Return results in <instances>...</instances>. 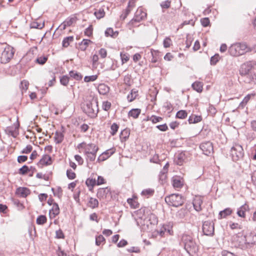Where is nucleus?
<instances>
[{
	"label": "nucleus",
	"mask_w": 256,
	"mask_h": 256,
	"mask_svg": "<svg viewBox=\"0 0 256 256\" xmlns=\"http://www.w3.org/2000/svg\"><path fill=\"white\" fill-rule=\"evenodd\" d=\"M48 60V55L42 54L39 55L36 58H34V62L38 64L44 65L46 63Z\"/></svg>",
	"instance_id": "26"
},
{
	"label": "nucleus",
	"mask_w": 256,
	"mask_h": 256,
	"mask_svg": "<svg viewBox=\"0 0 256 256\" xmlns=\"http://www.w3.org/2000/svg\"><path fill=\"white\" fill-rule=\"evenodd\" d=\"M256 63L254 61H248L242 64L240 69V74L241 76L248 74L254 68Z\"/></svg>",
	"instance_id": "10"
},
{
	"label": "nucleus",
	"mask_w": 256,
	"mask_h": 256,
	"mask_svg": "<svg viewBox=\"0 0 256 256\" xmlns=\"http://www.w3.org/2000/svg\"><path fill=\"white\" fill-rule=\"evenodd\" d=\"M256 245V234L250 232L246 234L244 236V242L242 246L246 248H250Z\"/></svg>",
	"instance_id": "6"
},
{
	"label": "nucleus",
	"mask_w": 256,
	"mask_h": 256,
	"mask_svg": "<svg viewBox=\"0 0 256 256\" xmlns=\"http://www.w3.org/2000/svg\"><path fill=\"white\" fill-rule=\"evenodd\" d=\"M172 186L174 188H180L182 186V181L178 178H174L172 180Z\"/></svg>",
	"instance_id": "44"
},
{
	"label": "nucleus",
	"mask_w": 256,
	"mask_h": 256,
	"mask_svg": "<svg viewBox=\"0 0 256 256\" xmlns=\"http://www.w3.org/2000/svg\"><path fill=\"white\" fill-rule=\"evenodd\" d=\"M140 22V20L139 18L134 16V18L128 24L130 28L131 29L132 28L138 26V24Z\"/></svg>",
	"instance_id": "35"
},
{
	"label": "nucleus",
	"mask_w": 256,
	"mask_h": 256,
	"mask_svg": "<svg viewBox=\"0 0 256 256\" xmlns=\"http://www.w3.org/2000/svg\"><path fill=\"white\" fill-rule=\"evenodd\" d=\"M130 130L128 128H125L122 130L120 134V138L122 142H126L129 138Z\"/></svg>",
	"instance_id": "22"
},
{
	"label": "nucleus",
	"mask_w": 256,
	"mask_h": 256,
	"mask_svg": "<svg viewBox=\"0 0 256 256\" xmlns=\"http://www.w3.org/2000/svg\"><path fill=\"white\" fill-rule=\"evenodd\" d=\"M154 190L152 188L145 189L142 192L141 194L146 198H148L154 194Z\"/></svg>",
	"instance_id": "39"
},
{
	"label": "nucleus",
	"mask_w": 256,
	"mask_h": 256,
	"mask_svg": "<svg viewBox=\"0 0 256 256\" xmlns=\"http://www.w3.org/2000/svg\"><path fill=\"white\" fill-rule=\"evenodd\" d=\"M172 227V224L170 222L164 224L158 232L161 236H164L166 233L168 235H172L174 234Z\"/></svg>",
	"instance_id": "13"
},
{
	"label": "nucleus",
	"mask_w": 256,
	"mask_h": 256,
	"mask_svg": "<svg viewBox=\"0 0 256 256\" xmlns=\"http://www.w3.org/2000/svg\"><path fill=\"white\" fill-rule=\"evenodd\" d=\"M92 43V42L90 40L84 39L82 40V42L80 44V50L84 51L87 48L88 45Z\"/></svg>",
	"instance_id": "33"
},
{
	"label": "nucleus",
	"mask_w": 256,
	"mask_h": 256,
	"mask_svg": "<svg viewBox=\"0 0 256 256\" xmlns=\"http://www.w3.org/2000/svg\"><path fill=\"white\" fill-rule=\"evenodd\" d=\"M141 112V110L140 108H133L131 110L128 114L129 117H132L134 118H136L138 117Z\"/></svg>",
	"instance_id": "32"
},
{
	"label": "nucleus",
	"mask_w": 256,
	"mask_h": 256,
	"mask_svg": "<svg viewBox=\"0 0 256 256\" xmlns=\"http://www.w3.org/2000/svg\"><path fill=\"white\" fill-rule=\"evenodd\" d=\"M130 12V8H126L120 16V19L124 20Z\"/></svg>",
	"instance_id": "62"
},
{
	"label": "nucleus",
	"mask_w": 256,
	"mask_h": 256,
	"mask_svg": "<svg viewBox=\"0 0 256 256\" xmlns=\"http://www.w3.org/2000/svg\"><path fill=\"white\" fill-rule=\"evenodd\" d=\"M166 202L170 206L178 207L182 206L184 201L181 195L172 194L165 198Z\"/></svg>",
	"instance_id": "5"
},
{
	"label": "nucleus",
	"mask_w": 256,
	"mask_h": 256,
	"mask_svg": "<svg viewBox=\"0 0 256 256\" xmlns=\"http://www.w3.org/2000/svg\"><path fill=\"white\" fill-rule=\"evenodd\" d=\"M115 151L116 149L114 148L106 150L99 156L98 158V160L100 162H103L107 160L115 152Z\"/></svg>",
	"instance_id": "17"
},
{
	"label": "nucleus",
	"mask_w": 256,
	"mask_h": 256,
	"mask_svg": "<svg viewBox=\"0 0 256 256\" xmlns=\"http://www.w3.org/2000/svg\"><path fill=\"white\" fill-rule=\"evenodd\" d=\"M98 90L100 94H106L110 91V88L104 84H100L98 86Z\"/></svg>",
	"instance_id": "27"
},
{
	"label": "nucleus",
	"mask_w": 256,
	"mask_h": 256,
	"mask_svg": "<svg viewBox=\"0 0 256 256\" xmlns=\"http://www.w3.org/2000/svg\"><path fill=\"white\" fill-rule=\"evenodd\" d=\"M250 210L249 206L248 204H245L241 206L237 212L238 215L241 218H246V212H248Z\"/></svg>",
	"instance_id": "20"
},
{
	"label": "nucleus",
	"mask_w": 256,
	"mask_h": 256,
	"mask_svg": "<svg viewBox=\"0 0 256 256\" xmlns=\"http://www.w3.org/2000/svg\"><path fill=\"white\" fill-rule=\"evenodd\" d=\"M32 146L30 144L27 145L24 148L21 152L22 154H28L32 152Z\"/></svg>",
	"instance_id": "60"
},
{
	"label": "nucleus",
	"mask_w": 256,
	"mask_h": 256,
	"mask_svg": "<svg viewBox=\"0 0 256 256\" xmlns=\"http://www.w3.org/2000/svg\"><path fill=\"white\" fill-rule=\"evenodd\" d=\"M98 102H96V108L94 109L92 108V103L90 101L86 104H84L82 108L86 114L90 118H94L96 116L98 112Z\"/></svg>",
	"instance_id": "9"
},
{
	"label": "nucleus",
	"mask_w": 256,
	"mask_h": 256,
	"mask_svg": "<svg viewBox=\"0 0 256 256\" xmlns=\"http://www.w3.org/2000/svg\"><path fill=\"white\" fill-rule=\"evenodd\" d=\"M160 52L158 50H154L152 52V58L151 62L152 63H156L158 62V56Z\"/></svg>",
	"instance_id": "52"
},
{
	"label": "nucleus",
	"mask_w": 256,
	"mask_h": 256,
	"mask_svg": "<svg viewBox=\"0 0 256 256\" xmlns=\"http://www.w3.org/2000/svg\"><path fill=\"white\" fill-rule=\"evenodd\" d=\"M94 15L97 18L100 19L104 16L105 12L103 10H99L95 12Z\"/></svg>",
	"instance_id": "55"
},
{
	"label": "nucleus",
	"mask_w": 256,
	"mask_h": 256,
	"mask_svg": "<svg viewBox=\"0 0 256 256\" xmlns=\"http://www.w3.org/2000/svg\"><path fill=\"white\" fill-rule=\"evenodd\" d=\"M54 138L56 144H60L64 140V135L62 133L56 132L54 134Z\"/></svg>",
	"instance_id": "37"
},
{
	"label": "nucleus",
	"mask_w": 256,
	"mask_h": 256,
	"mask_svg": "<svg viewBox=\"0 0 256 256\" xmlns=\"http://www.w3.org/2000/svg\"><path fill=\"white\" fill-rule=\"evenodd\" d=\"M46 217L44 215L39 216L36 220V224H38L42 225L46 222Z\"/></svg>",
	"instance_id": "46"
},
{
	"label": "nucleus",
	"mask_w": 256,
	"mask_h": 256,
	"mask_svg": "<svg viewBox=\"0 0 256 256\" xmlns=\"http://www.w3.org/2000/svg\"><path fill=\"white\" fill-rule=\"evenodd\" d=\"M192 87L198 92H201L203 90V84L202 82L196 81L192 84Z\"/></svg>",
	"instance_id": "34"
},
{
	"label": "nucleus",
	"mask_w": 256,
	"mask_h": 256,
	"mask_svg": "<svg viewBox=\"0 0 256 256\" xmlns=\"http://www.w3.org/2000/svg\"><path fill=\"white\" fill-rule=\"evenodd\" d=\"M230 227L232 230H240L242 228V226L238 223L231 222L230 224Z\"/></svg>",
	"instance_id": "58"
},
{
	"label": "nucleus",
	"mask_w": 256,
	"mask_h": 256,
	"mask_svg": "<svg viewBox=\"0 0 256 256\" xmlns=\"http://www.w3.org/2000/svg\"><path fill=\"white\" fill-rule=\"evenodd\" d=\"M59 213L60 209L58 204L56 203H54L49 212L50 218H54L56 215L59 214Z\"/></svg>",
	"instance_id": "23"
},
{
	"label": "nucleus",
	"mask_w": 256,
	"mask_h": 256,
	"mask_svg": "<svg viewBox=\"0 0 256 256\" xmlns=\"http://www.w3.org/2000/svg\"><path fill=\"white\" fill-rule=\"evenodd\" d=\"M230 155L232 160L235 162L242 158L244 155L242 146L238 144H235L231 148Z\"/></svg>",
	"instance_id": "8"
},
{
	"label": "nucleus",
	"mask_w": 256,
	"mask_h": 256,
	"mask_svg": "<svg viewBox=\"0 0 256 256\" xmlns=\"http://www.w3.org/2000/svg\"><path fill=\"white\" fill-rule=\"evenodd\" d=\"M80 152H84L87 158L90 161H94L96 157L98 147L94 144H87L86 142H82L77 146Z\"/></svg>",
	"instance_id": "2"
},
{
	"label": "nucleus",
	"mask_w": 256,
	"mask_h": 256,
	"mask_svg": "<svg viewBox=\"0 0 256 256\" xmlns=\"http://www.w3.org/2000/svg\"><path fill=\"white\" fill-rule=\"evenodd\" d=\"M107 50L104 48H101L98 51V54L102 58H104L107 56Z\"/></svg>",
	"instance_id": "64"
},
{
	"label": "nucleus",
	"mask_w": 256,
	"mask_h": 256,
	"mask_svg": "<svg viewBox=\"0 0 256 256\" xmlns=\"http://www.w3.org/2000/svg\"><path fill=\"white\" fill-rule=\"evenodd\" d=\"M5 132L6 134L11 136L14 138H16L18 134L16 128L14 126L6 127L5 129Z\"/></svg>",
	"instance_id": "24"
},
{
	"label": "nucleus",
	"mask_w": 256,
	"mask_h": 256,
	"mask_svg": "<svg viewBox=\"0 0 256 256\" xmlns=\"http://www.w3.org/2000/svg\"><path fill=\"white\" fill-rule=\"evenodd\" d=\"M202 198L200 196H196L193 200V206L197 212L202 210Z\"/></svg>",
	"instance_id": "18"
},
{
	"label": "nucleus",
	"mask_w": 256,
	"mask_h": 256,
	"mask_svg": "<svg viewBox=\"0 0 256 256\" xmlns=\"http://www.w3.org/2000/svg\"><path fill=\"white\" fill-rule=\"evenodd\" d=\"M134 16H137V18H139L140 20L142 21L146 18V14L142 11V9L140 8L137 10Z\"/></svg>",
	"instance_id": "36"
},
{
	"label": "nucleus",
	"mask_w": 256,
	"mask_h": 256,
	"mask_svg": "<svg viewBox=\"0 0 256 256\" xmlns=\"http://www.w3.org/2000/svg\"><path fill=\"white\" fill-rule=\"evenodd\" d=\"M98 74L92 75V76H86L84 78V81L86 82H94L98 79Z\"/></svg>",
	"instance_id": "45"
},
{
	"label": "nucleus",
	"mask_w": 256,
	"mask_h": 256,
	"mask_svg": "<svg viewBox=\"0 0 256 256\" xmlns=\"http://www.w3.org/2000/svg\"><path fill=\"white\" fill-rule=\"evenodd\" d=\"M96 196L100 200L110 201L112 199V193L108 187L99 188L96 192Z\"/></svg>",
	"instance_id": "7"
},
{
	"label": "nucleus",
	"mask_w": 256,
	"mask_h": 256,
	"mask_svg": "<svg viewBox=\"0 0 256 256\" xmlns=\"http://www.w3.org/2000/svg\"><path fill=\"white\" fill-rule=\"evenodd\" d=\"M52 190L53 191L54 194L55 196H57L58 198H62V189L60 187H56V188H52Z\"/></svg>",
	"instance_id": "42"
},
{
	"label": "nucleus",
	"mask_w": 256,
	"mask_h": 256,
	"mask_svg": "<svg viewBox=\"0 0 256 256\" xmlns=\"http://www.w3.org/2000/svg\"><path fill=\"white\" fill-rule=\"evenodd\" d=\"M188 116V113L185 110H180L178 111L176 115V117L180 119H184Z\"/></svg>",
	"instance_id": "40"
},
{
	"label": "nucleus",
	"mask_w": 256,
	"mask_h": 256,
	"mask_svg": "<svg viewBox=\"0 0 256 256\" xmlns=\"http://www.w3.org/2000/svg\"><path fill=\"white\" fill-rule=\"evenodd\" d=\"M66 176L70 180H73L76 177V174L72 170H68L66 171Z\"/></svg>",
	"instance_id": "61"
},
{
	"label": "nucleus",
	"mask_w": 256,
	"mask_h": 256,
	"mask_svg": "<svg viewBox=\"0 0 256 256\" xmlns=\"http://www.w3.org/2000/svg\"><path fill=\"white\" fill-rule=\"evenodd\" d=\"M200 148L203 151L204 154L207 156H208L213 151L212 144L210 142L202 143L200 146Z\"/></svg>",
	"instance_id": "14"
},
{
	"label": "nucleus",
	"mask_w": 256,
	"mask_h": 256,
	"mask_svg": "<svg viewBox=\"0 0 256 256\" xmlns=\"http://www.w3.org/2000/svg\"><path fill=\"white\" fill-rule=\"evenodd\" d=\"M120 57L122 64L127 62L130 60L129 55L126 53L120 52Z\"/></svg>",
	"instance_id": "47"
},
{
	"label": "nucleus",
	"mask_w": 256,
	"mask_h": 256,
	"mask_svg": "<svg viewBox=\"0 0 256 256\" xmlns=\"http://www.w3.org/2000/svg\"><path fill=\"white\" fill-rule=\"evenodd\" d=\"M106 240L102 235H99L96 238V244L97 246L104 244L105 243Z\"/></svg>",
	"instance_id": "48"
},
{
	"label": "nucleus",
	"mask_w": 256,
	"mask_h": 256,
	"mask_svg": "<svg viewBox=\"0 0 256 256\" xmlns=\"http://www.w3.org/2000/svg\"><path fill=\"white\" fill-rule=\"evenodd\" d=\"M232 212V210L230 208H226L224 210L220 211L218 214V218L222 219L226 218L227 216H230Z\"/></svg>",
	"instance_id": "30"
},
{
	"label": "nucleus",
	"mask_w": 256,
	"mask_h": 256,
	"mask_svg": "<svg viewBox=\"0 0 256 256\" xmlns=\"http://www.w3.org/2000/svg\"><path fill=\"white\" fill-rule=\"evenodd\" d=\"M52 163V160L51 156L48 154H44L37 163V166L38 167L42 168L44 166L51 165Z\"/></svg>",
	"instance_id": "12"
},
{
	"label": "nucleus",
	"mask_w": 256,
	"mask_h": 256,
	"mask_svg": "<svg viewBox=\"0 0 256 256\" xmlns=\"http://www.w3.org/2000/svg\"><path fill=\"white\" fill-rule=\"evenodd\" d=\"M202 120L201 116H197L194 114H192L188 119L189 124H196L200 122Z\"/></svg>",
	"instance_id": "29"
},
{
	"label": "nucleus",
	"mask_w": 256,
	"mask_h": 256,
	"mask_svg": "<svg viewBox=\"0 0 256 256\" xmlns=\"http://www.w3.org/2000/svg\"><path fill=\"white\" fill-rule=\"evenodd\" d=\"M163 44L164 48H170L172 44V40L170 38H166L164 40Z\"/></svg>",
	"instance_id": "54"
},
{
	"label": "nucleus",
	"mask_w": 256,
	"mask_h": 256,
	"mask_svg": "<svg viewBox=\"0 0 256 256\" xmlns=\"http://www.w3.org/2000/svg\"><path fill=\"white\" fill-rule=\"evenodd\" d=\"M30 191L29 188L26 187H19L16 188V194L20 198H25L30 194Z\"/></svg>",
	"instance_id": "16"
},
{
	"label": "nucleus",
	"mask_w": 256,
	"mask_h": 256,
	"mask_svg": "<svg viewBox=\"0 0 256 256\" xmlns=\"http://www.w3.org/2000/svg\"><path fill=\"white\" fill-rule=\"evenodd\" d=\"M14 50L12 47L9 45L6 46L3 48L0 56V62L6 64L13 58Z\"/></svg>",
	"instance_id": "4"
},
{
	"label": "nucleus",
	"mask_w": 256,
	"mask_h": 256,
	"mask_svg": "<svg viewBox=\"0 0 256 256\" xmlns=\"http://www.w3.org/2000/svg\"><path fill=\"white\" fill-rule=\"evenodd\" d=\"M202 231L206 236H212L214 231V224L208 222H205L202 226Z\"/></svg>",
	"instance_id": "11"
},
{
	"label": "nucleus",
	"mask_w": 256,
	"mask_h": 256,
	"mask_svg": "<svg viewBox=\"0 0 256 256\" xmlns=\"http://www.w3.org/2000/svg\"><path fill=\"white\" fill-rule=\"evenodd\" d=\"M52 176L51 172L43 174L42 172H38L36 174V177L40 179H43L45 180L48 181Z\"/></svg>",
	"instance_id": "31"
},
{
	"label": "nucleus",
	"mask_w": 256,
	"mask_h": 256,
	"mask_svg": "<svg viewBox=\"0 0 256 256\" xmlns=\"http://www.w3.org/2000/svg\"><path fill=\"white\" fill-rule=\"evenodd\" d=\"M119 128V125L116 123H113L110 126V134L114 136L116 134Z\"/></svg>",
	"instance_id": "41"
},
{
	"label": "nucleus",
	"mask_w": 256,
	"mask_h": 256,
	"mask_svg": "<svg viewBox=\"0 0 256 256\" xmlns=\"http://www.w3.org/2000/svg\"><path fill=\"white\" fill-rule=\"evenodd\" d=\"M162 120V118L156 116H152L149 118V120H150L153 124H156L158 122H161Z\"/></svg>",
	"instance_id": "53"
},
{
	"label": "nucleus",
	"mask_w": 256,
	"mask_h": 256,
	"mask_svg": "<svg viewBox=\"0 0 256 256\" xmlns=\"http://www.w3.org/2000/svg\"><path fill=\"white\" fill-rule=\"evenodd\" d=\"M220 56L218 54H216L214 56H212L210 59V64L212 65H215L220 60Z\"/></svg>",
	"instance_id": "56"
},
{
	"label": "nucleus",
	"mask_w": 256,
	"mask_h": 256,
	"mask_svg": "<svg viewBox=\"0 0 256 256\" xmlns=\"http://www.w3.org/2000/svg\"><path fill=\"white\" fill-rule=\"evenodd\" d=\"M106 179L102 176H98L96 180V186H100L106 184Z\"/></svg>",
	"instance_id": "57"
},
{
	"label": "nucleus",
	"mask_w": 256,
	"mask_h": 256,
	"mask_svg": "<svg viewBox=\"0 0 256 256\" xmlns=\"http://www.w3.org/2000/svg\"><path fill=\"white\" fill-rule=\"evenodd\" d=\"M96 174L93 172L92 174L86 180V184L89 188L90 190H92L94 188V186H96Z\"/></svg>",
	"instance_id": "15"
},
{
	"label": "nucleus",
	"mask_w": 256,
	"mask_h": 256,
	"mask_svg": "<svg viewBox=\"0 0 256 256\" xmlns=\"http://www.w3.org/2000/svg\"><path fill=\"white\" fill-rule=\"evenodd\" d=\"M112 106L111 102L108 101H104L102 102V108L105 111H108Z\"/></svg>",
	"instance_id": "50"
},
{
	"label": "nucleus",
	"mask_w": 256,
	"mask_h": 256,
	"mask_svg": "<svg viewBox=\"0 0 256 256\" xmlns=\"http://www.w3.org/2000/svg\"><path fill=\"white\" fill-rule=\"evenodd\" d=\"M127 202L132 208H138L140 206V204L138 202V198L136 194H134L132 198L127 200Z\"/></svg>",
	"instance_id": "19"
},
{
	"label": "nucleus",
	"mask_w": 256,
	"mask_h": 256,
	"mask_svg": "<svg viewBox=\"0 0 256 256\" xmlns=\"http://www.w3.org/2000/svg\"><path fill=\"white\" fill-rule=\"evenodd\" d=\"M256 96V94L255 93H252V94H248L243 99V100H242V102H240V105L242 106V107H244V106L252 98V97H254L255 96Z\"/></svg>",
	"instance_id": "38"
},
{
	"label": "nucleus",
	"mask_w": 256,
	"mask_h": 256,
	"mask_svg": "<svg viewBox=\"0 0 256 256\" xmlns=\"http://www.w3.org/2000/svg\"><path fill=\"white\" fill-rule=\"evenodd\" d=\"M171 3L172 2L170 0H166L165 1L162 2L160 4V6L162 8V9H168L171 6Z\"/></svg>",
	"instance_id": "49"
},
{
	"label": "nucleus",
	"mask_w": 256,
	"mask_h": 256,
	"mask_svg": "<svg viewBox=\"0 0 256 256\" xmlns=\"http://www.w3.org/2000/svg\"><path fill=\"white\" fill-rule=\"evenodd\" d=\"M76 18L75 16H70L67 18L66 20V25L70 26L76 22Z\"/></svg>",
	"instance_id": "59"
},
{
	"label": "nucleus",
	"mask_w": 256,
	"mask_h": 256,
	"mask_svg": "<svg viewBox=\"0 0 256 256\" xmlns=\"http://www.w3.org/2000/svg\"><path fill=\"white\" fill-rule=\"evenodd\" d=\"M29 171L30 170L28 167L26 165H24L19 170V174H25Z\"/></svg>",
	"instance_id": "63"
},
{
	"label": "nucleus",
	"mask_w": 256,
	"mask_h": 256,
	"mask_svg": "<svg viewBox=\"0 0 256 256\" xmlns=\"http://www.w3.org/2000/svg\"><path fill=\"white\" fill-rule=\"evenodd\" d=\"M138 96V90L134 88L132 90L130 94H128L127 96L128 100L129 102H132L135 100L136 98Z\"/></svg>",
	"instance_id": "28"
},
{
	"label": "nucleus",
	"mask_w": 256,
	"mask_h": 256,
	"mask_svg": "<svg viewBox=\"0 0 256 256\" xmlns=\"http://www.w3.org/2000/svg\"><path fill=\"white\" fill-rule=\"evenodd\" d=\"M84 35L88 37H91L93 34V28L92 25H90L86 28L84 32Z\"/></svg>",
	"instance_id": "51"
},
{
	"label": "nucleus",
	"mask_w": 256,
	"mask_h": 256,
	"mask_svg": "<svg viewBox=\"0 0 256 256\" xmlns=\"http://www.w3.org/2000/svg\"><path fill=\"white\" fill-rule=\"evenodd\" d=\"M98 204L99 202L96 198L92 197H90L88 198V202L86 204V205L88 207L92 209H94L98 208Z\"/></svg>",
	"instance_id": "21"
},
{
	"label": "nucleus",
	"mask_w": 256,
	"mask_h": 256,
	"mask_svg": "<svg viewBox=\"0 0 256 256\" xmlns=\"http://www.w3.org/2000/svg\"><path fill=\"white\" fill-rule=\"evenodd\" d=\"M188 158L186 154L184 152H180L178 156L177 160H176V164L179 166H182L183 164L188 160Z\"/></svg>",
	"instance_id": "25"
},
{
	"label": "nucleus",
	"mask_w": 256,
	"mask_h": 256,
	"mask_svg": "<svg viewBox=\"0 0 256 256\" xmlns=\"http://www.w3.org/2000/svg\"><path fill=\"white\" fill-rule=\"evenodd\" d=\"M105 34L106 36H110L113 38H115L118 36V32H114L113 29L110 28H107L106 30Z\"/></svg>",
	"instance_id": "43"
},
{
	"label": "nucleus",
	"mask_w": 256,
	"mask_h": 256,
	"mask_svg": "<svg viewBox=\"0 0 256 256\" xmlns=\"http://www.w3.org/2000/svg\"><path fill=\"white\" fill-rule=\"evenodd\" d=\"M184 244V248L190 254H196L198 250V246L190 235L184 234L182 238Z\"/></svg>",
	"instance_id": "3"
},
{
	"label": "nucleus",
	"mask_w": 256,
	"mask_h": 256,
	"mask_svg": "<svg viewBox=\"0 0 256 256\" xmlns=\"http://www.w3.org/2000/svg\"><path fill=\"white\" fill-rule=\"evenodd\" d=\"M230 54L233 56H239L246 53H256V44L248 46L245 42H236L229 48Z\"/></svg>",
	"instance_id": "1"
}]
</instances>
